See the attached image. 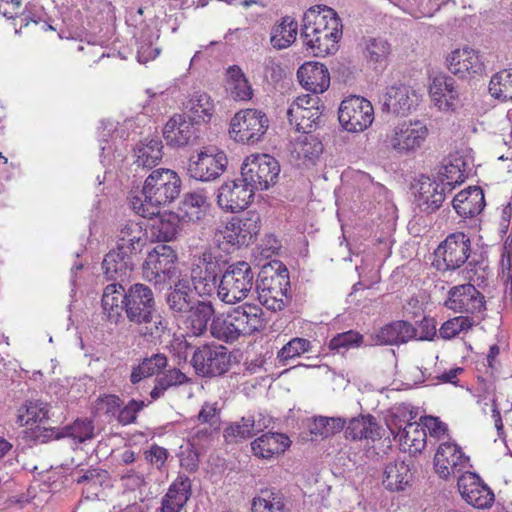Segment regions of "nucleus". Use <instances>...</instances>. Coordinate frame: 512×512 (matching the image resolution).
<instances>
[{
    "label": "nucleus",
    "mask_w": 512,
    "mask_h": 512,
    "mask_svg": "<svg viewBox=\"0 0 512 512\" xmlns=\"http://www.w3.org/2000/svg\"><path fill=\"white\" fill-rule=\"evenodd\" d=\"M187 316L181 320L194 336H201L208 330V325L215 318V308L209 300L196 299Z\"/></svg>",
    "instance_id": "nucleus-29"
},
{
    "label": "nucleus",
    "mask_w": 512,
    "mask_h": 512,
    "mask_svg": "<svg viewBox=\"0 0 512 512\" xmlns=\"http://www.w3.org/2000/svg\"><path fill=\"white\" fill-rule=\"evenodd\" d=\"M177 254L166 244H158L148 252L142 264L143 277L155 285L164 284L176 274Z\"/></svg>",
    "instance_id": "nucleus-13"
},
{
    "label": "nucleus",
    "mask_w": 512,
    "mask_h": 512,
    "mask_svg": "<svg viewBox=\"0 0 512 512\" xmlns=\"http://www.w3.org/2000/svg\"><path fill=\"white\" fill-rule=\"evenodd\" d=\"M168 451L164 447L152 444L148 450L144 451L145 460L157 470H161L168 458Z\"/></svg>",
    "instance_id": "nucleus-62"
},
{
    "label": "nucleus",
    "mask_w": 512,
    "mask_h": 512,
    "mask_svg": "<svg viewBox=\"0 0 512 512\" xmlns=\"http://www.w3.org/2000/svg\"><path fill=\"white\" fill-rule=\"evenodd\" d=\"M429 93L439 110H455L459 101V91L453 77L443 73L434 76L429 86Z\"/></svg>",
    "instance_id": "nucleus-23"
},
{
    "label": "nucleus",
    "mask_w": 512,
    "mask_h": 512,
    "mask_svg": "<svg viewBox=\"0 0 512 512\" xmlns=\"http://www.w3.org/2000/svg\"><path fill=\"white\" fill-rule=\"evenodd\" d=\"M417 329L408 321H393L380 328L376 340L381 345H400L415 339Z\"/></svg>",
    "instance_id": "nucleus-32"
},
{
    "label": "nucleus",
    "mask_w": 512,
    "mask_h": 512,
    "mask_svg": "<svg viewBox=\"0 0 512 512\" xmlns=\"http://www.w3.org/2000/svg\"><path fill=\"white\" fill-rule=\"evenodd\" d=\"M121 277L120 279H122ZM119 278L112 279L114 282L108 284L102 293L101 306L103 314L110 323L118 324L123 320L124 298H126L127 289L118 282Z\"/></svg>",
    "instance_id": "nucleus-26"
},
{
    "label": "nucleus",
    "mask_w": 512,
    "mask_h": 512,
    "mask_svg": "<svg viewBox=\"0 0 512 512\" xmlns=\"http://www.w3.org/2000/svg\"><path fill=\"white\" fill-rule=\"evenodd\" d=\"M457 486L462 498L475 508H489L494 503L493 491L476 473L469 471L462 473L458 477Z\"/></svg>",
    "instance_id": "nucleus-18"
},
{
    "label": "nucleus",
    "mask_w": 512,
    "mask_h": 512,
    "mask_svg": "<svg viewBox=\"0 0 512 512\" xmlns=\"http://www.w3.org/2000/svg\"><path fill=\"white\" fill-rule=\"evenodd\" d=\"M226 267L227 261L219 252L206 249L200 255L194 256L191 271L201 270L203 275L218 278L222 276Z\"/></svg>",
    "instance_id": "nucleus-41"
},
{
    "label": "nucleus",
    "mask_w": 512,
    "mask_h": 512,
    "mask_svg": "<svg viewBox=\"0 0 512 512\" xmlns=\"http://www.w3.org/2000/svg\"><path fill=\"white\" fill-rule=\"evenodd\" d=\"M190 278L192 289L199 296H209L216 288L218 289V278L203 275L201 270L191 271Z\"/></svg>",
    "instance_id": "nucleus-57"
},
{
    "label": "nucleus",
    "mask_w": 512,
    "mask_h": 512,
    "mask_svg": "<svg viewBox=\"0 0 512 512\" xmlns=\"http://www.w3.org/2000/svg\"><path fill=\"white\" fill-rule=\"evenodd\" d=\"M181 187L182 181L175 171L155 169L146 178L141 192L130 197V206L139 216L152 219L179 196Z\"/></svg>",
    "instance_id": "nucleus-3"
},
{
    "label": "nucleus",
    "mask_w": 512,
    "mask_h": 512,
    "mask_svg": "<svg viewBox=\"0 0 512 512\" xmlns=\"http://www.w3.org/2000/svg\"><path fill=\"white\" fill-rule=\"evenodd\" d=\"M191 480L186 475H179L169 486L164 497L183 507L192 495Z\"/></svg>",
    "instance_id": "nucleus-54"
},
{
    "label": "nucleus",
    "mask_w": 512,
    "mask_h": 512,
    "mask_svg": "<svg viewBox=\"0 0 512 512\" xmlns=\"http://www.w3.org/2000/svg\"><path fill=\"white\" fill-rule=\"evenodd\" d=\"M345 436L351 440L366 439L374 442L382 437L381 427L371 414L359 415L349 421L345 429Z\"/></svg>",
    "instance_id": "nucleus-35"
},
{
    "label": "nucleus",
    "mask_w": 512,
    "mask_h": 512,
    "mask_svg": "<svg viewBox=\"0 0 512 512\" xmlns=\"http://www.w3.org/2000/svg\"><path fill=\"white\" fill-rule=\"evenodd\" d=\"M254 190L241 177L224 182L217 193L218 206L231 213L243 211L254 198Z\"/></svg>",
    "instance_id": "nucleus-17"
},
{
    "label": "nucleus",
    "mask_w": 512,
    "mask_h": 512,
    "mask_svg": "<svg viewBox=\"0 0 512 512\" xmlns=\"http://www.w3.org/2000/svg\"><path fill=\"white\" fill-rule=\"evenodd\" d=\"M429 130L419 121H404L393 128L387 135V143L400 155H412L419 151L426 142Z\"/></svg>",
    "instance_id": "nucleus-11"
},
{
    "label": "nucleus",
    "mask_w": 512,
    "mask_h": 512,
    "mask_svg": "<svg viewBox=\"0 0 512 512\" xmlns=\"http://www.w3.org/2000/svg\"><path fill=\"white\" fill-rule=\"evenodd\" d=\"M446 193H449L448 190L437 179L422 177L417 195L418 206L426 213H433L441 207Z\"/></svg>",
    "instance_id": "nucleus-30"
},
{
    "label": "nucleus",
    "mask_w": 512,
    "mask_h": 512,
    "mask_svg": "<svg viewBox=\"0 0 512 512\" xmlns=\"http://www.w3.org/2000/svg\"><path fill=\"white\" fill-rule=\"evenodd\" d=\"M448 70L461 79L482 75L485 64L479 51L471 48L456 49L447 59Z\"/></svg>",
    "instance_id": "nucleus-20"
},
{
    "label": "nucleus",
    "mask_w": 512,
    "mask_h": 512,
    "mask_svg": "<svg viewBox=\"0 0 512 512\" xmlns=\"http://www.w3.org/2000/svg\"><path fill=\"white\" fill-rule=\"evenodd\" d=\"M468 463L469 457L457 444L451 442L440 444L434 456L435 471L443 479L461 473L467 468Z\"/></svg>",
    "instance_id": "nucleus-19"
},
{
    "label": "nucleus",
    "mask_w": 512,
    "mask_h": 512,
    "mask_svg": "<svg viewBox=\"0 0 512 512\" xmlns=\"http://www.w3.org/2000/svg\"><path fill=\"white\" fill-rule=\"evenodd\" d=\"M195 301L191 283L185 278L175 281L165 294L168 311L177 321H181L183 317L187 316V312L193 307Z\"/></svg>",
    "instance_id": "nucleus-22"
},
{
    "label": "nucleus",
    "mask_w": 512,
    "mask_h": 512,
    "mask_svg": "<svg viewBox=\"0 0 512 512\" xmlns=\"http://www.w3.org/2000/svg\"><path fill=\"white\" fill-rule=\"evenodd\" d=\"M297 30L298 23L294 18L282 17L271 29V45L278 50L288 48L296 40Z\"/></svg>",
    "instance_id": "nucleus-42"
},
{
    "label": "nucleus",
    "mask_w": 512,
    "mask_h": 512,
    "mask_svg": "<svg viewBox=\"0 0 512 512\" xmlns=\"http://www.w3.org/2000/svg\"><path fill=\"white\" fill-rule=\"evenodd\" d=\"M188 118L196 124H207L211 121L215 112L212 98L202 91H196L184 104Z\"/></svg>",
    "instance_id": "nucleus-34"
},
{
    "label": "nucleus",
    "mask_w": 512,
    "mask_h": 512,
    "mask_svg": "<svg viewBox=\"0 0 512 512\" xmlns=\"http://www.w3.org/2000/svg\"><path fill=\"white\" fill-rule=\"evenodd\" d=\"M460 165H464L461 159H455V163H448L441 167L437 180L444 184L448 192H451L457 185L464 182L465 170L460 168Z\"/></svg>",
    "instance_id": "nucleus-53"
},
{
    "label": "nucleus",
    "mask_w": 512,
    "mask_h": 512,
    "mask_svg": "<svg viewBox=\"0 0 512 512\" xmlns=\"http://www.w3.org/2000/svg\"><path fill=\"white\" fill-rule=\"evenodd\" d=\"M51 406L41 400H28L18 410L17 423L20 426L42 423L50 418Z\"/></svg>",
    "instance_id": "nucleus-44"
},
{
    "label": "nucleus",
    "mask_w": 512,
    "mask_h": 512,
    "mask_svg": "<svg viewBox=\"0 0 512 512\" xmlns=\"http://www.w3.org/2000/svg\"><path fill=\"white\" fill-rule=\"evenodd\" d=\"M444 306L455 313L469 316L480 322L485 318V296L470 283L453 286L449 289Z\"/></svg>",
    "instance_id": "nucleus-9"
},
{
    "label": "nucleus",
    "mask_w": 512,
    "mask_h": 512,
    "mask_svg": "<svg viewBox=\"0 0 512 512\" xmlns=\"http://www.w3.org/2000/svg\"><path fill=\"white\" fill-rule=\"evenodd\" d=\"M471 253V241L463 232L452 233L438 246L435 255L442 258L443 263L438 262L439 270H456L468 262L470 266H476L478 261L472 258L469 261Z\"/></svg>",
    "instance_id": "nucleus-15"
},
{
    "label": "nucleus",
    "mask_w": 512,
    "mask_h": 512,
    "mask_svg": "<svg viewBox=\"0 0 512 512\" xmlns=\"http://www.w3.org/2000/svg\"><path fill=\"white\" fill-rule=\"evenodd\" d=\"M312 348L311 342L305 338H293L285 344L278 352V359L281 362H287L302 354L309 352Z\"/></svg>",
    "instance_id": "nucleus-56"
},
{
    "label": "nucleus",
    "mask_w": 512,
    "mask_h": 512,
    "mask_svg": "<svg viewBox=\"0 0 512 512\" xmlns=\"http://www.w3.org/2000/svg\"><path fill=\"white\" fill-rule=\"evenodd\" d=\"M390 430L401 444L413 447L415 451H421L425 447V428L417 423H407L405 427H399L396 434L394 429Z\"/></svg>",
    "instance_id": "nucleus-47"
},
{
    "label": "nucleus",
    "mask_w": 512,
    "mask_h": 512,
    "mask_svg": "<svg viewBox=\"0 0 512 512\" xmlns=\"http://www.w3.org/2000/svg\"><path fill=\"white\" fill-rule=\"evenodd\" d=\"M411 467L412 460L396 459L387 463L383 473L384 487L393 492L405 490L407 486L411 485L413 479Z\"/></svg>",
    "instance_id": "nucleus-31"
},
{
    "label": "nucleus",
    "mask_w": 512,
    "mask_h": 512,
    "mask_svg": "<svg viewBox=\"0 0 512 512\" xmlns=\"http://www.w3.org/2000/svg\"><path fill=\"white\" fill-rule=\"evenodd\" d=\"M158 220L153 224V229L157 235V238L164 242L174 240L181 230V224L184 220L178 213L165 212L161 214L159 212Z\"/></svg>",
    "instance_id": "nucleus-45"
},
{
    "label": "nucleus",
    "mask_w": 512,
    "mask_h": 512,
    "mask_svg": "<svg viewBox=\"0 0 512 512\" xmlns=\"http://www.w3.org/2000/svg\"><path fill=\"white\" fill-rule=\"evenodd\" d=\"M320 107H307L301 109L299 106H290L287 110V118L296 130L303 133H311L319 127L322 120Z\"/></svg>",
    "instance_id": "nucleus-37"
},
{
    "label": "nucleus",
    "mask_w": 512,
    "mask_h": 512,
    "mask_svg": "<svg viewBox=\"0 0 512 512\" xmlns=\"http://www.w3.org/2000/svg\"><path fill=\"white\" fill-rule=\"evenodd\" d=\"M107 478L108 472L106 470L93 468L86 470L85 473L77 479V483L85 484V489L91 491L102 486Z\"/></svg>",
    "instance_id": "nucleus-60"
},
{
    "label": "nucleus",
    "mask_w": 512,
    "mask_h": 512,
    "mask_svg": "<svg viewBox=\"0 0 512 512\" xmlns=\"http://www.w3.org/2000/svg\"><path fill=\"white\" fill-rule=\"evenodd\" d=\"M62 438H71L75 443H84L94 438V424L91 419L78 418L72 424L61 427Z\"/></svg>",
    "instance_id": "nucleus-51"
},
{
    "label": "nucleus",
    "mask_w": 512,
    "mask_h": 512,
    "mask_svg": "<svg viewBox=\"0 0 512 512\" xmlns=\"http://www.w3.org/2000/svg\"><path fill=\"white\" fill-rule=\"evenodd\" d=\"M197 125L185 114H174L163 128V137L173 147L193 144L199 137Z\"/></svg>",
    "instance_id": "nucleus-21"
},
{
    "label": "nucleus",
    "mask_w": 512,
    "mask_h": 512,
    "mask_svg": "<svg viewBox=\"0 0 512 512\" xmlns=\"http://www.w3.org/2000/svg\"><path fill=\"white\" fill-rule=\"evenodd\" d=\"M207 198L199 191L186 193L179 205L178 214L186 223H196L206 216Z\"/></svg>",
    "instance_id": "nucleus-38"
},
{
    "label": "nucleus",
    "mask_w": 512,
    "mask_h": 512,
    "mask_svg": "<svg viewBox=\"0 0 512 512\" xmlns=\"http://www.w3.org/2000/svg\"><path fill=\"white\" fill-rule=\"evenodd\" d=\"M244 336L261 332L266 328L267 319L263 309L253 303H244L231 309Z\"/></svg>",
    "instance_id": "nucleus-28"
},
{
    "label": "nucleus",
    "mask_w": 512,
    "mask_h": 512,
    "mask_svg": "<svg viewBox=\"0 0 512 512\" xmlns=\"http://www.w3.org/2000/svg\"><path fill=\"white\" fill-rule=\"evenodd\" d=\"M191 363L202 377L222 376L230 369L231 354L223 345H203L195 350Z\"/></svg>",
    "instance_id": "nucleus-14"
},
{
    "label": "nucleus",
    "mask_w": 512,
    "mask_h": 512,
    "mask_svg": "<svg viewBox=\"0 0 512 512\" xmlns=\"http://www.w3.org/2000/svg\"><path fill=\"white\" fill-rule=\"evenodd\" d=\"M383 107L395 115L408 114L418 103V95L410 86L399 84L387 88Z\"/></svg>",
    "instance_id": "nucleus-24"
},
{
    "label": "nucleus",
    "mask_w": 512,
    "mask_h": 512,
    "mask_svg": "<svg viewBox=\"0 0 512 512\" xmlns=\"http://www.w3.org/2000/svg\"><path fill=\"white\" fill-rule=\"evenodd\" d=\"M247 416H243L240 421L231 423L224 430V438L228 443H240L252 438L254 435L250 422H246Z\"/></svg>",
    "instance_id": "nucleus-55"
},
{
    "label": "nucleus",
    "mask_w": 512,
    "mask_h": 512,
    "mask_svg": "<svg viewBox=\"0 0 512 512\" xmlns=\"http://www.w3.org/2000/svg\"><path fill=\"white\" fill-rule=\"evenodd\" d=\"M228 159L217 147H204L196 156H191L187 165L190 178L208 182L219 178L226 170Z\"/></svg>",
    "instance_id": "nucleus-12"
},
{
    "label": "nucleus",
    "mask_w": 512,
    "mask_h": 512,
    "mask_svg": "<svg viewBox=\"0 0 512 512\" xmlns=\"http://www.w3.org/2000/svg\"><path fill=\"white\" fill-rule=\"evenodd\" d=\"M258 300L273 312L283 310L290 302L289 272L280 261H272L264 265L255 282Z\"/></svg>",
    "instance_id": "nucleus-5"
},
{
    "label": "nucleus",
    "mask_w": 512,
    "mask_h": 512,
    "mask_svg": "<svg viewBox=\"0 0 512 512\" xmlns=\"http://www.w3.org/2000/svg\"><path fill=\"white\" fill-rule=\"evenodd\" d=\"M251 512H286L284 496L278 491L262 490L253 498Z\"/></svg>",
    "instance_id": "nucleus-46"
},
{
    "label": "nucleus",
    "mask_w": 512,
    "mask_h": 512,
    "mask_svg": "<svg viewBox=\"0 0 512 512\" xmlns=\"http://www.w3.org/2000/svg\"><path fill=\"white\" fill-rule=\"evenodd\" d=\"M490 94L502 101H512V69L494 74L489 83Z\"/></svg>",
    "instance_id": "nucleus-52"
},
{
    "label": "nucleus",
    "mask_w": 512,
    "mask_h": 512,
    "mask_svg": "<svg viewBox=\"0 0 512 512\" xmlns=\"http://www.w3.org/2000/svg\"><path fill=\"white\" fill-rule=\"evenodd\" d=\"M260 229V215L256 212H248L245 217L232 218L222 230L216 233L215 239L222 250L229 252L248 246L257 237Z\"/></svg>",
    "instance_id": "nucleus-7"
},
{
    "label": "nucleus",
    "mask_w": 512,
    "mask_h": 512,
    "mask_svg": "<svg viewBox=\"0 0 512 512\" xmlns=\"http://www.w3.org/2000/svg\"><path fill=\"white\" fill-rule=\"evenodd\" d=\"M168 359L163 353H155L144 358L137 366L132 368L130 382L137 384L145 378L159 375L167 366Z\"/></svg>",
    "instance_id": "nucleus-43"
},
{
    "label": "nucleus",
    "mask_w": 512,
    "mask_h": 512,
    "mask_svg": "<svg viewBox=\"0 0 512 512\" xmlns=\"http://www.w3.org/2000/svg\"><path fill=\"white\" fill-rule=\"evenodd\" d=\"M341 126L348 132H361L374 120L372 104L363 97L350 96L343 100L338 110Z\"/></svg>",
    "instance_id": "nucleus-16"
},
{
    "label": "nucleus",
    "mask_w": 512,
    "mask_h": 512,
    "mask_svg": "<svg viewBox=\"0 0 512 512\" xmlns=\"http://www.w3.org/2000/svg\"><path fill=\"white\" fill-rule=\"evenodd\" d=\"M290 444L289 437L283 433H266L255 439L251 443V448L255 456L271 459L284 453Z\"/></svg>",
    "instance_id": "nucleus-33"
},
{
    "label": "nucleus",
    "mask_w": 512,
    "mask_h": 512,
    "mask_svg": "<svg viewBox=\"0 0 512 512\" xmlns=\"http://www.w3.org/2000/svg\"><path fill=\"white\" fill-rule=\"evenodd\" d=\"M61 427H41L36 426L29 433V438L35 444H44L52 440L61 439Z\"/></svg>",
    "instance_id": "nucleus-61"
},
{
    "label": "nucleus",
    "mask_w": 512,
    "mask_h": 512,
    "mask_svg": "<svg viewBox=\"0 0 512 512\" xmlns=\"http://www.w3.org/2000/svg\"><path fill=\"white\" fill-rule=\"evenodd\" d=\"M116 248L107 253L102 262L106 279L126 277L134 267V257L140 254L147 244V233L142 225L127 221L117 234Z\"/></svg>",
    "instance_id": "nucleus-4"
},
{
    "label": "nucleus",
    "mask_w": 512,
    "mask_h": 512,
    "mask_svg": "<svg viewBox=\"0 0 512 512\" xmlns=\"http://www.w3.org/2000/svg\"><path fill=\"white\" fill-rule=\"evenodd\" d=\"M299 83L314 94L325 92L330 85V74L327 67L319 62H306L297 71Z\"/></svg>",
    "instance_id": "nucleus-27"
},
{
    "label": "nucleus",
    "mask_w": 512,
    "mask_h": 512,
    "mask_svg": "<svg viewBox=\"0 0 512 512\" xmlns=\"http://www.w3.org/2000/svg\"><path fill=\"white\" fill-rule=\"evenodd\" d=\"M210 333L214 338L226 343H232L244 336L231 310L225 315L213 318L210 323Z\"/></svg>",
    "instance_id": "nucleus-40"
},
{
    "label": "nucleus",
    "mask_w": 512,
    "mask_h": 512,
    "mask_svg": "<svg viewBox=\"0 0 512 512\" xmlns=\"http://www.w3.org/2000/svg\"><path fill=\"white\" fill-rule=\"evenodd\" d=\"M346 420L342 417L316 416L309 423V432L315 436L328 438L344 429Z\"/></svg>",
    "instance_id": "nucleus-50"
},
{
    "label": "nucleus",
    "mask_w": 512,
    "mask_h": 512,
    "mask_svg": "<svg viewBox=\"0 0 512 512\" xmlns=\"http://www.w3.org/2000/svg\"><path fill=\"white\" fill-rule=\"evenodd\" d=\"M363 54L367 62L377 69L388 64L392 52L391 44L383 37H366L363 39Z\"/></svg>",
    "instance_id": "nucleus-39"
},
{
    "label": "nucleus",
    "mask_w": 512,
    "mask_h": 512,
    "mask_svg": "<svg viewBox=\"0 0 512 512\" xmlns=\"http://www.w3.org/2000/svg\"><path fill=\"white\" fill-rule=\"evenodd\" d=\"M255 274L246 261H237L228 265L223 272L217 295L221 301L234 304L245 299L255 284Z\"/></svg>",
    "instance_id": "nucleus-6"
},
{
    "label": "nucleus",
    "mask_w": 512,
    "mask_h": 512,
    "mask_svg": "<svg viewBox=\"0 0 512 512\" xmlns=\"http://www.w3.org/2000/svg\"><path fill=\"white\" fill-rule=\"evenodd\" d=\"M148 404L142 400L131 399L124 407L119 410L117 420L123 425H130L137 420L138 413Z\"/></svg>",
    "instance_id": "nucleus-59"
},
{
    "label": "nucleus",
    "mask_w": 512,
    "mask_h": 512,
    "mask_svg": "<svg viewBox=\"0 0 512 512\" xmlns=\"http://www.w3.org/2000/svg\"><path fill=\"white\" fill-rule=\"evenodd\" d=\"M269 126L265 113L257 109L237 112L230 122V136L243 144H255L262 140Z\"/></svg>",
    "instance_id": "nucleus-10"
},
{
    "label": "nucleus",
    "mask_w": 512,
    "mask_h": 512,
    "mask_svg": "<svg viewBox=\"0 0 512 512\" xmlns=\"http://www.w3.org/2000/svg\"><path fill=\"white\" fill-rule=\"evenodd\" d=\"M363 342L364 336L361 333L348 330L334 335L328 343V348L334 354L344 356L350 349L361 347Z\"/></svg>",
    "instance_id": "nucleus-49"
},
{
    "label": "nucleus",
    "mask_w": 512,
    "mask_h": 512,
    "mask_svg": "<svg viewBox=\"0 0 512 512\" xmlns=\"http://www.w3.org/2000/svg\"><path fill=\"white\" fill-rule=\"evenodd\" d=\"M452 206L463 219L477 217L486 206L483 189L480 186H470L460 191L453 198Z\"/></svg>",
    "instance_id": "nucleus-25"
},
{
    "label": "nucleus",
    "mask_w": 512,
    "mask_h": 512,
    "mask_svg": "<svg viewBox=\"0 0 512 512\" xmlns=\"http://www.w3.org/2000/svg\"><path fill=\"white\" fill-rule=\"evenodd\" d=\"M280 165L278 161L268 155H251L245 159L241 166V181L256 191L268 190L278 181Z\"/></svg>",
    "instance_id": "nucleus-8"
},
{
    "label": "nucleus",
    "mask_w": 512,
    "mask_h": 512,
    "mask_svg": "<svg viewBox=\"0 0 512 512\" xmlns=\"http://www.w3.org/2000/svg\"><path fill=\"white\" fill-rule=\"evenodd\" d=\"M135 164L138 167L151 169L159 164L163 158L162 141L155 138H145L134 148Z\"/></svg>",
    "instance_id": "nucleus-36"
},
{
    "label": "nucleus",
    "mask_w": 512,
    "mask_h": 512,
    "mask_svg": "<svg viewBox=\"0 0 512 512\" xmlns=\"http://www.w3.org/2000/svg\"><path fill=\"white\" fill-rule=\"evenodd\" d=\"M478 322L469 316L459 315L446 320L438 330L441 339L451 340L469 332Z\"/></svg>",
    "instance_id": "nucleus-48"
},
{
    "label": "nucleus",
    "mask_w": 512,
    "mask_h": 512,
    "mask_svg": "<svg viewBox=\"0 0 512 512\" xmlns=\"http://www.w3.org/2000/svg\"><path fill=\"white\" fill-rule=\"evenodd\" d=\"M150 30L143 31L141 40L138 42L137 59L140 63H147L154 60L160 54V48L153 47L152 35Z\"/></svg>",
    "instance_id": "nucleus-58"
},
{
    "label": "nucleus",
    "mask_w": 512,
    "mask_h": 512,
    "mask_svg": "<svg viewBox=\"0 0 512 512\" xmlns=\"http://www.w3.org/2000/svg\"><path fill=\"white\" fill-rule=\"evenodd\" d=\"M202 424H208L213 429H219L220 416L217 404L204 403L198 414Z\"/></svg>",
    "instance_id": "nucleus-63"
},
{
    "label": "nucleus",
    "mask_w": 512,
    "mask_h": 512,
    "mask_svg": "<svg viewBox=\"0 0 512 512\" xmlns=\"http://www.w3.org/2000/svg\"><path fill=\"white\" fill-rule=\"evenodd\" d=\"M246 416V422H250V427H252L254 435L262 432L271 424V418L262 412L249 413Z\"/></svg>",
    "instance_id": "nucleus-64"
},
{
    "label": "nucleus",
    "mask_w": 512,
    "mask_h": 512,
    "mask_svg": "<svg viewBox=\"0 0 512 512\" xmlns=\"http://www.w3.org/2000/svg\"><path fill=\"white\" fill-rule=\"evenodd\" d=\"M123 304L126 319L147 341L159 340L168 329V322L158 311L154 292L148 285L131 284Z\"/></svg>",
    "instance_id": "nucleus-1"
},
{
    "label": "nucleus",
    "mask_w": 512,
    "mask_h": 512,
    "mask_svg": "<svg viewBox=\"0 0 512 512\" xmlns=\"http://www.w3.org/2000/svg\"><path fill=\"white\" fill-rule=\"evenodd\" d=\"M341 36V19L334 9L316 6L304 13L300 38L309 53L316 57L334 53Z\"/></svg>",
    "instance_id": "nucleus-2"
}]
</instances>
